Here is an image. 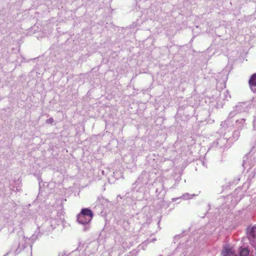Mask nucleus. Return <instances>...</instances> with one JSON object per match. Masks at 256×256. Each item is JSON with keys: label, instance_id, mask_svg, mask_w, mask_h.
Wrapping results in <instances>:
<instances>
[{"label": "nucleus", "instance_id": "nucleus-1", "mask_svg": "<svg viewBox=\"0 0 256 256\" xmlns=\"http://www.w3.org/2000/svg\"><path fill=\"white\" fill-rule=\"evenodd\" d=\"M92 216L93 214L90 209L82 208L77 216V221L80 224L86 225L91 221Z\"/></svg>", "mask_w": 256, "mask_h": 256}, {"label": "nucleus", "instance_id": "nucleus-2", "mask_svg": "<svg viewBox=\"0 0 256 256\" xmlns=\"http://www.w3.org/2000/svg\"><path fill=\"white\" fill-rule=\"evenodd\" d=\"M30 242V240L24 236H22L20 239L18 248L16 250V253L18 254L22 249L26 248Z\"/></svg>", "mask_w": 256, "mask_h": 256}, {"label": "nucleus", "instance_id": "nucleus-3", "mask_svg": "<svg viewBox=\"0 0 256 256\" xmlns=\"http://www.w3.org/2000/svg\"><path fill=\"white\" fill-rule=\"evenodd\" d=\"M222 256H237V255L234 253L232 248H230L229 246H224L222 252Z\"/></svg>", "mask_w": 256, "mask_h": 256}, {"label": "nucleus", "instance_id": "nucleus-4", "mask_svg": "<svg viewBox=\"0 0 256 256\" xmlns=\"http://www.w3.org/2000/svg\"><path fill=\"white\" fill-rule=\"evenodd\" d=\"M249 86L252 91L254 92H256V73L253 74L250 78L249 82Z\"/></svg>", "mask_w": 256, "mask_h": 256}, {"label": "nucleus", "instance_id": "nucleus-5", "mask_svg": "<svg viewBox=\"0 0 256 256\" xmlns=\"http://www.w3.org/2000/svg\"><path fill=\"white\" fill-rule=\"evenodd\" d=\"M248 234L250 238H256V226H252L248 230Z\"/></svg>", "mask_w": 256, "mask_h": 256}, {"label": "nucleus", "instance_id": "nucleus-6", "mask_svg": "<svg viewBox=\"0 0 256 256\" xmlns=\"http://www.w3.org/2000/svg\"><path fill=\"white\" fill-rule=\"evenodd\" d=\"M196 195L193 194H189L188 193H186L184 194H183L182 197H180V198H172V202H175L177 200L180 198H182L184 200H190V199H191V198H192L193 197H194Z\"/></svg>", "mask_w": 256, "mask_h": 256}, {"label": "nucleus", "instance_id": "nucleus-7", "mask_svg": "<svg viewBox=\"0 0 256 256\" xmlns=\"http://www.w3.org/2000/svg\"><path fill=\"white\" fill-rule=\"evenodd\" d=\"M249 250L246 248H240V256H248L249 254Z\"/></svg>", "mask_w": 256, "mask_h": 256}, {"label": "nucleus", "instance_id": "nucleus-8", "mask_svg": "<svg viewBox=\"0 0 256 256\" xmlns=\"http://www.w3.org/2000/svg\"><path fill=\"white\" fill-rule=\"evenodd\" d=\"M245 123V120L244 118H241L238 120H237L236 122V126L238 127V129H242L244 127V124Z\"/></svg>", "mask_w": 256, "mask_h": 256}, {"label": "nucleus", "instance_id": "nucleus-9", "mask_svg": "<svg viewBox=\"0 0 256 256\" xmlns=\"http://www.w3.org/2000/svg\"><path fill=\"white\" fill-rule=\"evenodd\" d=\"M54 122V119L52 118H50L46 120V124H52Z\"/></svg>", "mask_w": 256, "mask_h": 256}, {"label": "nucleus", "instance_id": "nucleus-10", "mask_svg": "<svg viewBox=\"0 0 256 256\" xmlns=\"http://www.w3.org/2000/svg\"><path fill=\"white\" fill-rule=\"evenodd\" d=\"M154 240H156V239L155 238H154L152 239V240H148L146 241L145 242H146V243H148V242H154Z\"/></svg>", "mask_w": 256, "mask_h": 256}, {"label": "nucleus", "instance_id": "nucleus-11", "mask_svg": "<svg viewBox=\"0 0 256 256\" xmlns=\"http://www.w3.org/2000/svg\"><path fill=\"white\" fill-rule=\"evenodd\" d=\"M20 186H18V188H16V191H19L20 190Z\"/></svg>", "mask_w": 256, "mask_h": 256}, {"label": "nucleus", "instance_id": "nucleus-12", "mask_svg": "<svg viewBox=\"0 0 256 256\" xmlns=\"http://www.w3.org/2000/svg\"><path fill=\"white\" fill-rule=\"evenodd\" d=\"M234 114V112H230V116H233V114Z\"/></svg>", "mask_w": 256, "mask_h": 256}, {"label": "nucleus", "instance_id": "nucleus-13", "mask_svg": "<svg viewBox=\"0 0 256 256\" xmlns=\"http://www.w3.org/2000/svg\"><path fill=\"white\" fill-rule=\"evenodd\" d=\"M88 227H87L86 226H85V228H84V230H88Z\"/></svg>", "mask_w": 256, "mask_h": 256}, {"label": "nucleus", "instance_id": "nucleus-14", "mask_svg": "<svg viewBox=\"0 0 256 256\" xmlns=\"http://www.w3.org/2000/svg\"><path fill=\"white\" fill-rule=\"evenodd\" d=\"M122 246H123L124 248H125V247H126V246H124V244H122Z\"/></svg>", "mask_w": 256, "mask_h": 256}, {"label": "nucleus", "instance_id": "nucleus-15", "mask_svg": "<svg viewBox=\"0 0 256 256\" xmlns=\"http://www.w3.org/2000/svg\"><path fill=\"white\" fill-rule=\"evenodd\" d=\"M30 252L32 253V247H30Z\"/></svg>", "mask_w": 256, "mask_h": 256}, {"label": "nucleus", "instance_id": "nucleus-16", "mask_svg": "<svg viewBox=\"0 0 256 256\" xmlns=\"http://www.w3.org/2000/svg\"><path fill=\"white\" fill-rule=\"evenodd\" d=\"M6 256V255H5V256Z\"/></svg>", "mask_w": 256, "mask_h": 256}]
</instances>
